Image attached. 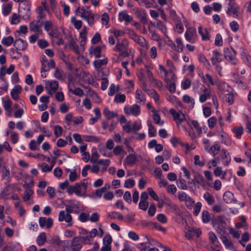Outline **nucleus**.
I'll use <instances>...</instances> for the list:
<instances>
[{
	"instance_id": "f257e3e1",
	"label": "nucleus",
	"mask_w": 251,
	"mask_h": 251,
	"mask_svg": "<svg viewBox=\"0 0 251 251\" xmlns=\"http://www.w3.org/2000/svg\"><path fill=\"white\" fill-rule=\"evenodd\" d=\"M212 224L219 234L221 235L225 233L226 224L224 216H218L213 217L212 219Z\"/></svg>"
},
{
	"instance_id": "f03ea898",
	"label": "nucleus",
	"mask_w": 251,
	"mask_h": 251,
	"mask_svg": "<svg viewBox=\"0 0 251 251\" xmlns=\"http://www.w3.org/2000/svg\"><path fill=\"white\" fill-rule=\"evenodd\" d=\"M164 81L166 83V87L169 92L174 93L176 91V77L172 71H170V77L165 78Z\"/></svg>"
},
{
	"instance_id": "7ed1b4c3",
	"label": "nucleus",
	"mask_w": 251,
	"mask_h": 251,
	"mask_svg": "<svg viewBox=\"0 0 251 251\" xmlns=\"http://www.w3.org/2000/svg\"><path fill=\"white\" fill-rule=\"evenodd\" d=\"M224 57L225 59L231 62L232 64L235 65L237 63L236 59V51L232 48H226L224 50Z\"/></svg>"
},
{
	"instance_id": "20e7f679",
	"label": "nucleus",
	"mask_w": 251,
	"mask_h": 251,
	"mask_svg": "<svg viewBox=\"0 0 251 251\" xmlns=\"http://www.w3.org/2000/svg\"><path fill=\"white\" fill-rule=\"evenodd\" d=\"M209 240L211 243V249L213 251H220L221 244L215 234L213 232L208 233Z\"/></svg>"
},
{
	"instance_id": "39448f33",
	"label": "nucleus",
	"mask_w": 251,
	"mask_h": 251,
	"mask_svg": "<svg viewBox=\"0 0 251 251\" xmlns=\"http://www.w3.org/2000/svg\"><path fill=\"white\" fill-rule=\"evenodd\" d=\"M169 112L177 124H180L186 120V115L180 110L176 112L174 109L171 108Z\"/></svg>"
},
{
	"instance_id": "423d86ee",
	"label": "nucleus",
	"mask_w": 251,
	"mask_h": 251,
	"mask_svg": "<svg viewBox=\"0 0 251 251\" xmlns=\"http://www.w3.org/2000/svg\"><path fill=\"white\" fill-rule=\"evenodd\" d=\"M122 128L123 131L129 133L131 131H137L139 130L141 128V125L137 122H134L132 125V127H131L130 122L128 121V123H127L126 125H122Z\"/></svg>"
},
{
	"instance_id": "0eeeda50",
	"label": "nucleus",
	"mask_w": 251,
	"mask_h": 251,
	"mask_svg": "<svg viewBox=\"0 0 251 251\" xmlns=\"http://www.w3.org/2000/svg\"><path fill=\"white\" fill-rule=\"evenodd\" d=\"M58 221L59 222H65L67 226H70L73 225V218L69 213L67 214L65 211L62 210L59 212L58 215Z\"/></svg>"
},
{
	"instance_id": "6e6552de",
	"label": "nucleus",
	"mask_w": 251,
	"mask_h": 251,
	"mask_svg": "<svg viewBox=\"0 0 251 251\" xmlns=\"http://www.w3.org/2000/svg\"><path fill=\"white\" fill-rule=\"evenodd\" d=\"M125 113L127 115L132 114L134 116H138L140 114V106L137 104H134L131 107L126 106L124 108Z\"/></svg>"
},
{
	"instance_id": "1a4fd4ad",
	"label": "nucleus",
	"mask_w": 251,
	"mask_h": 251,
	"mask_svg": "<svg viewBox=\"0 0 251 251\" xmlns=\"http://www.w3.org/2000/svg\"><path fill=\"white\" fill-rule=\"evenodd\" d=\"M228 5V7L226 10V13L229 16L233 14L234 17H237L239 9V6L236 3L232 2H229Z\"/></svg>"
},
{
	"instance_id": "9d476101",
	"label": "nucleus",
	"mask_w": 251,
	"mask_h": 251,
	"mask_svg": "<svg viewBox=\"0 0 251 251\" xmlns=\"http://www.w3.org/2000/svg\"><path fill=\"white\" fill-rule=\"evenodd\" d=\"M178 199L180 201H185L186 202V206L191 205L194 203V201L193 199L184 192H178Z\"/></svg>"
},
{
	"instance_id": "9b49d317",
	"label": "nucleus",
	"mask_w": 251,
	"mask_h": 251,
	"mask_svg": "<svg viewBox=\"0 0 251 251\" xmlns=\"http://www.w3.org/2000/svg\"><path fill=\"white\" fill-rule=\"evenodd\" d=\"M201 234L200 228H191L185 233V237L189 240H191L194 236L199 237Z\"/></svg>"
},
{
	"instance_id": "f8f14e48",
	"label": "nucleus",
	"mask_w": 251,
	"mask_h": 251,
	"mask_svg": "<svg viewBox=\"0 0 251 251\" xmlns=\"http://www.w3.org/2000/svg\"><path fill=\"white\" fill-rule=\"evenodd\" d=\"M163 203L170 209H172L175 214H179L180 212L179 207L176 204L174 203L169 199L164 197Z\"/></svg>"
},
{
	"instance_id": "ddd939ff",
	"label": "nucleus",
	"mask_w": 251,
	"mask_h": 251,
	"mask_svg": "<svg viewBox=\"0 0 251 251\" xmlns=\"http://www.w3.org/2000/svg\"><path fill=\"white\" fill-rule=\"evenodd\" d=\"M82 240L78 237L73 238L71 242L70 248L71 251H79L82 248L81 242Z\"/></svg>"
},
{
	"instance_id": "4468645a",
	"label": "nucleus",
	"mask_w": 251,
	"mask_h": 251,
	"mask_svg": "<svg viewBox=\"0 0 251 251\" xmlns=\"http://www.w3.org/2000/svg\"><path fill=\"white\" fill-rule=\"evenodd\" d=\"M81 185L79 183H76L75 185L70 186L67 189V192L69 195L75 193L77 196H81Z\"/></svg>"
},
{
	"instance_id": "2eb2a0df",
	"label": "nucleus",
	"mask_w": 251,
	"mask_h": 251,
	"mask_svg": "<svg viewBox=\"0 0 251 251\" xmlns=\"http://www.w3.org/2000/svg\"><path fill=\"white\" fill-rule=\"evenodd\" d=\"M128 46V42L125 39H122L121 40H119L116 46V50L122 52V51L126 50Z\"/></svg>"
},
{
	"instance_id": "dca6fc26",
	"label": "nucleus",
	"mask_w": 251,
	"mask_h": 251,
	"mask_svg": "<svg viewBox=\"0 0 251 251\" xmlns=\"http://www.w3.org/2000/svg\"><path fill=\"white\" fill-rule=\"evenodd\" d=\"M211 61L213 65L219 67L218 63L222 61V54L217 50H215L213 51V56L211 59Z\"/></svg>"
},
{
	"instance_id": "f3484780",
	"label": "nucleus",
	"mask_w": 251,
	"mask_h": 251,
	"mask_svg": "<svg viewBox=\"0 0 251 251\" xmlns=\"http://www.w3.org/2000/svg\"><path fill=\"white\" fill-rule=\"evenodd\" d=\"M79 233L80 234L82 235V236H78V237L82 240V242H84L85 244H91L92 240H91V239H89L88 240L85 239L86 236L88 237L89 236V235L88 234V231L82 227H80L79 228Z\"/></svg>"
},
{
	"instance_id": "a211bd4d",
	"label": "nucleus",
	"mask_w": 251,
	"mask_h": 251,
	"mask_svg": "<svg viewBox=\"0 0 251 251\" xmlns=\"http://www.w3.org/2000/svg\"><path fill=\"white\" fill-rule=\"evenodd\" d=\"M14 46L19 50H25L27 47V44L24 40L19 38L14 42Z\"/></svg>"
},
{
	"instance_id": "6ab92c4d",
	"label": "nucleus",
	"mask_w": 251,
	"mask_h": 251,
	"mask_svg": "<svg viewBox=\"0 0 251 251\" xmlns=\"http://www.w3.org/2000/svg\"><path fill=\"white\" fill-rule=\"evenodd\" d=\"M221 158L222 160L223 164L225 166L228 165L231 161V158L229 153L226 149H222L221 151Z\"/></svg>"
},
{
	"instance_id": "aec40b11",
	"label": "nucleus",
	"mask_w": 251,
	"mask_h": 251,
	"mask_svg": "<svg viewBox=\"0 0 251 251\" xmlns=\"http://www.w3.org/2000/svg\"><path fill=\"white\" fill-rule=\"evenodd\" d=\"M135 14L139 19L140 22L145 24L147 23V19L146 18V12L145 10H140L137 9L135 11Z\"/></svg>"
},
{
	"instance_id": "412c9836",
	"label": "nucleus",
	"mask_w": 251,
	"mask_h": 251,
	"mask_svg": "<svg viewBox=\"0 0 251 251\" xmlns=\"http://www.w3.org/2000/svg\"><path fill=\"white\" fill-rule=\"evenodd\" d=\"M22 88L21 86L17 85L15 86L11 91V96L14 100L19 99V94L21 92Z\"/></svg>"
},
{
	"instance_id": "4be33fe9",
	"label": "nucleus",
	"mask_w": 251,
	"mask_h": 251,
	"mask_svg": "<svg viewBox=\"0 0 251 251\" xmlns=\"http://www.w3.org/2000/svg\"><path fill=\"white\" fill-rule=\"evenodd\" d=\"M196 35V30L195 28L190 27L187 29L185 33V37L186 39L189 41L191 42L194 36Z\"/></svg>"
},
{
	"instance_id": "5701e85b",
	"label": "nucleus",
	"mask_w": 251,
	"mask_h": 251,
	"mask_svg": "<svg viewBox=\"0 0 251 251\" xmlns=\"http://www.w3.org/2000/svg\"><path fill=\"white\" fill-rule=\"evenodd\" d=\"M223 199L225 202L227 203H231L233 202H235L236 201L234 199V195L230 192H226L223 196Z\"/></svg>"
},
{
	"instance_id": "b1692460",
	"label": "nucleus",
	"mask_w": 251,
	"mask_h": 251,
	"mask_svg": "<svg viewBox=\"0 0 251 251\" xmlns=\"http://www.w3.org/2000/svg\"><path fill=\"white\" fill-rule=\"evenodd\" d=\"M119 20L120 21H125L126 23H128L132 21L133 18L127 14L126 11H122L119 13Z\"/></svg>"
},
{
	"instance_id": "393cba45",
	"label": "nucleus",
	"mask_w": 251,
	"mask_h": 251,
	"mask_svg": "<svg viewBox=\"0 0 251 251\" xmlns=\"http://www.w3.org/2000/svg\"><path fill=\"white\" fill-rule=\"evenodd\" d=\"M40 21H34L31 22L29 24L30 30L36 33H39L41 30L40 29L39 27Z\"/></svg>"
},
{
	"instance_id": "a878e982",
	"label": "nucleus",
	"mask_w": 251,
	"mask_h": 251,
	"mask_svg": "<svg viewBox=\"0 0 251 251\" xmlns=\"http://www.w3.org/2000/svg\"><path fill=\"white\" fill-rule=\"evenodd\" d=\"M50 36L55 38L56 39V44L58 45H63L64 43L62 38L60 37V33L56 30V32H52L49 33Z\"/></svg>"
},
{
	"instance_id": "bb28decb",
	"label": "nucleus",
	"mask_w": 251,
	"mask_h": 251,
	"mask_svg": "<svg viewBox=\"0 0 251 251\" xmlns=\"http://www.w3.org/2000/svg\"><path fill=\"white\" fill-rule=\"evenodd\" d=\"M89 53L94 55L96 58H99L101 56V48L100 46H97L95 48L92 47L89 49Z\"/></svg>"
},
{
	"instance_id": "cd10ccee",
	"label": "nucleus",
	"mask_w": 251,
	"mask_h": 251,
	"mask_svg": "<svg viewBox=\"0 0 251 251\" xmlns=\"http://www.w3.org/2000/svg\"><path fill=\"white\" fill-rule=\"evenodd\" d=\"M210 90L204 87L203 90V94L200 96V101L203 103L205 102L206 100L210 97Z\"/></svg>"
},
{
	"instance_id": "c85d7f7f",
	"label": "nucleus",
	"mask_w": 251,
	"mask_h": 251,
	"mask_svg": "<svg viewBox=\"0 0 251 251\" xmlns=\"http://www.w3.org/2000/svg\"><path fill=\"white\" fill-rule=\"evenodd\" d=\"M176 42L177 44V47L176 46L175 44L173 43H172V48H174V49L177 51V52H182L183 51V45L181 40V39L180 38H177L176 39Z\"/></svg>"
},
{
	"instance_id": "c756f323",
	"label": "nucleus",
	"mask_w": 251,
	"mask_h": 251,
	"mask_svg": "<svg viewBox=\"0 0 251 251\" xmlns=\"http://www.w3.org/2000/svg\"><path fill=\"white\" fill-rule=\"evenodd\" d=\"M203 198L209 205H213L215 202V200L213 195L208 192H206L204 194Z\"/></svg>"
},
{
	"instance_id": "7c9ffc66",
	"label": "nucleus",
	"mask_w": 251,
	"mask_h": 251,
	"mask_svg": "<svg viewBox=\"0 0 251 251\" xmlns=\"http://www.w3.org/2000/svg\"><path fill=\"white\" fill-rule=\"evenodd\" d=\"M214 216L209 214L208 211L204 210L202 213V221L204 223H208L210 220L212 221Z\"/></svg>"
},
{
	"instance_id": "2f4dec72",
	"label": "nucleus",
	"mask_w": 251,
	"mask_h": 251,
	"mask_svg": "<svg viewBox=\"0 0 251 251\" xmlns=\"http://www.w3.org/2000/svg\"><path fill=\"white\" fill-rule=\"evenodd\" d=\"M134 41L137 43L141 46L148 49V44L144 37L138 35V36L136 38V39H135Z\"/></svg>"
},
{
	"instance_id": "473e14b6",
	"label": "nucleus",
	"mask_w": 251,
	"mask_h": 251,
	"mask_svg": "<svg viewBox=\"0 0 251 251\" xmlns=\"http://www.w3.org/2000/svg\"><path fill=\"white\" fill-rule=\"evenodd\" d=\"M103 113L105 117L108 120H110L117 116V114L116 113L111 111L108 108H105L104 109Z\"/></svg>"
},
{
	"instance_id": "72a5a7b5",
	"label": "nucleus",
	"mask_w": 251,
	"mask_h": 251,
	"mask_svg": "<svg viewBox=\"0 0 251 251\" xmlns=\"http://www.w3.org/2000/svg\"><path fill=\"white\" fill-rule=\"evenodd\" d=\"M220 239L226 248L232 249L233 244L232 242L224 234L221 235Z\"/></svg>"
},
{
	"instance_id": "f704fd0d",
	"label": "nucleus",
	"mask_w": 251,
	"mask_h": 251,
	"mask_svg": "<svg viewBox=\"0 0 251 251\" xmlns=\"http://www.w3.org/2000/svg\"><path fill=\"white\" fill-rule=\"evenodd\" d=\"M46 241V235L45 232L41 233L37 237L36 242L39 246H43Z\"/></svg>"
},
{
	"instance_id": "c9c22d12",
	"label": "nucleus",
	"mask_w": 251,
	"mask_h": 251,
	"mask_svg": "<svg viewBox=\"0 0 251 251\" xmlns=\"http://www.w3.org/2000/svg\"><path fill=\"white\" fill-rule=\"evenodd\" d=\"M108 61L107 59H98L94 62V65L96 70L100 69L101 66L107 64Z\"/></svg>"
},
{
	"instance_id": "e433bc0d",
	"label": "nucleus",
	"mask_w": 251,
	"mask_h": 251,
	"mask_svg": "<svg viewBox=\"0 0 251 251\" xmlns=\"http://www.w3.org/2000/svg\"><path fill=\"white\" fill-rule=\"evenodd\" d=\"M50 89L49 93L52 95V93H54L58 87V82L56 80L51 81L50 84Z\"/></svg>"
},
{
	"instance_id": "4c0bfd02",
	"label": "nucleus",
	"mask_w": 251,
	"mask_h": 251,
	"mask_svg": "<svg viewBox=\"0 0 251 251\" xmlns=\"http://www.w3.org/2000/svg\"><path fill=\"white\" fill-rule=\"evenodd\" d=\"M14 38L11 36L4 37L1 40V43L6 46H10L12 43L14 44Z\"/></svg>"
},
{
	"instance_id": "58836bf2",
	"label": "nucleus",
	"mask_w": 251,
	"mask_h": 251,
	"mask_svg": "<svg viewBox=\"0 0 251 251\" xmlns=\"http://www.w3.org/2000/svg\"><path fill=\"white\" fill-rule=\"evenodd\" d=\"M69 47L72 48L76 54H79V47L76 44L75 42L72 38H71L69 40Z\"/></svg>"
},
{
	"instance_id": "ea45409f",
	"label": "nucleus",
	"mask_w": 251,
	"mask_h": 251,
	"mask_svg": "<svg viewBox=\"0 0 251 251\" xmlns=\"http://www.w3.org/2000/svg\"><path fill=\"white\" fill-rule=\"evenodd\" d=\"M199 60L200 62L203 63V64L207 68H209L210 67L211 65L209 62L203 54H200L199 55Z\"/></svg>"
},
{
	"instance_id": "a19ab883",
	"label": "nucleus",
	"mask_w": 251,
	"mask_h": 251,
	"mask_svg": "<svg viewBox=\"0 0 251 251\" xmlns=\"http://www.w3.org/2000/svg\"><path fill=\"white\" fill-rule=\"evenodd\" d=\"M232 131L235 134V136L239 139L243 134V127L242 126L234 127L232 129Z\"/></svg>"
},
{
	"instance_id": "79ce46f5",
	"label": "nucleus",
	"mask_w": 251,
	"mask_h": 251,
	"mask_svg": "<svg viewBox=\"0 0 251 251\" xmlns=\"http://www.w3.org/2000/svg\"><path fill=\"white\" fill-rule=\"evenodd\" d=\"M136 98L139 100L140 102H143L144 103L146 101V97L145 95L142 93L141 90L138 89L136 92Z\"/></svg>"
},
{
	"instance_id": "37998d69",
	"label": "nucleus",
	"mask_w": 251,
	"mask_h": 251,
	"mask_svg": "<svg viewBox=\"0 0 251 251\" xmlns=\"http://www.w3.org/2000/svg\"><path fill=\"white\" fill-rule=\"evenodd\" d=\"M199 33L201 36L203 40L209 39L208 32L206 29H202L201 26L199 27Z\"/></svg>"
},
{
	"instance_id": "c03bdc74",
	"label": "nucleus",
	"mask_w": 251,
	"mask_h": 251,
	"mask_svg": "<svg viewBox=\"0 0 251 251\" xmlns=\"http://www.w3.org/2000/svg\"><path fill=\"white\" fill-rule=\"evenodd\" d=\"M69 91L71 92L73 94L81 97L83 95V91L80 88H76L75 89H73L70 86H68Z\"/></svg>"
},
{
	"instance_id": "a18cd8bd",
	"label": "nucleus",
	"mask_w": 251,
	"mask_h": 251,
	"mask_svg": "<svg viewBox=\"0 0 251 251\" xmlns=\"http://www.w3.org/2000/svg\"><path fill=\"white\" fill-rule=\"evenodd\" d=\"M33 193V191L31 189L25 190L23 196V201H26L29 200Z\"/></svg>"
},
{
	"instance_id": "49530a36",
	"label": "nucleus",
	"mask_w": 251,
	"mask_h": 251,
	"mask_svg": "<svg viewBox=\"0 0 251 251\" xmlns=\"http://www.w3.org/2000/svg\"><path fill=\"white\" fill-rule=\"evenodd\" d=\"M112 239L110 234H106L103 238V244L104 245L111 246Z\"/></svg>"
},
{
	"instance_id": "de8ad7c7",
	"label": "nucleus",
	"mask_w": 251,
	"mask_h": 251,
	"mask_svg": "<svg viewBox=\"0 0 251 251\" xmlns=\"http://www.w3.org/2000/svg\"><path fill=\"white\" fill-rule=\"evenodd\" d=\"M194 180L196 182L199 184H201V183L204 182V178L202 175H200L199 173H194Z\"/></svg>"
},
{
	"instance_id": "09e8293b",
	"label": "nucleus",
	"mask_w": 251,
	"mask_h": 251,
	"mask_svg": "<svg viewBox=\"0 0 251 251\" xmlns=\"http://www.w3.org/2000/svg\"><path fill=\"white\" fill-rule=\"evenodd\" d=\"M152 111L154 112L153 116V119L154 121V123L157 125L162 126L164 124V122L161 121L160 117L159 115V114L156 113V112L153 110H152Z\"/></svg>"
},
{
	"instance_id": "8fccbe9b",
	"label": "nucleus",
	"mask_w": 251,
	"mask_h": 251,
	"mask_svg": "<svg viewBox=\"0 0 251 251\" xmlns=\"http://www.w3.org/2000/svg\"><path fill=\"white\" fill-rule=\"evenodd\" d=\"M126 160L128 165H132L135 163L136 157L133 154H129L126 156Z\"/></svg>"
},
{
	"instance_id": "3c124183",
	"label": "nucleus",
	"mask_w": 251,
	"mask_h": 251,
	"mask_svg": "<svg viewBox=\"0 0 251 251\" xmlns=\"http://www.w3.org/2000/svg\"><path fill=\"white\" fill-rule=\"evenodd\" d=\"M210 153L212 154L213 156L216 155L220 150V146L218 144H215L210 147Z\"/></svg>"
},
{
	"instance_id": "603ef678",
	"label": "nucleus",
	"mask_w": 251,
	"mask_h": 251,
	"mask_svg": "<svg viewBox=\"0 0 251 251\" xmlns=\"http://www.w3.org/2000/svg\"><path fill=\"white\" fill-rule=\"evenodd\" d=\"M12 102L10 100H6L3 101V107L4 109L7 112L11 113Z\"/></svg>"
},
{
	"instance_id": "864d4df0",
	"label": "nucleus",
	"mask_w": 251,
	"mask_h": 251,
	"mask_svg": "<svg viewBox=\"0 0 251 251\" xmlns=\"http://www.w3.org/2000/svg\"><path fill=\"white\" fill-rule=\"evenodd\" d=\"M126 100V96L124 94L116 95L114 98V100L117 103L124 102Z\"/></svg>"
},
{
	"instance_id": "5fc2aeb1",
	"label": "nucleus",
	"mask_w": 251,
	"mask_h": 251,
	"mask_svg": "<svg viewBox=\"0 0 251 251\" xmlns=\"http://www.w3.org/2000/svg\"><path fill=\"white\" fill-rule=\"evenodd\" d=\"M191 124L197 130L198 134L199 135H201L202 133V129L201 128L200 126V125L198 122L197 121L193 120L191 122Z\"/></svg>"
},
{
	"instance_id": "6e6d98bb",
	"label": "nucleus",
	"mask_w": 251,
	"mask_h": 251,
	"mask_svg": "<svg viewBox=\"0 0 251 251\" xmlns=\"http://www.w3.org/2000/svg\"><path fill=\"white\" fill-rule=\"evenodd\" d=\"M84 138L86 142H93L97 143L100 141L99 138L95 136L86 135L84 136Z\"/></svg>"
},
{
	"instance_id": "4d7b16f0",
	"label": "nucleus",
	"mask_w": 251,
	"mask_h": 251,
	"mask_svg": "<svg viewBox=\"0 0 251 251\" xmlns=\"http://www.w3.org/2000/svg\"><path fill=\"white\" fill-rule=\"evenodd\" d=\"M201 202H197L194 207L193 214L195 216H198L201 211Z\"/></svg>"
},
{
	"instance_id": "13d9d810",
	"label": "nucleus",
	"mask_w": 251,
	"mask_h": 251,
	"mask_svg": "<svg viewBox=\"0 0 251 251\" xmlns=\"http://www.w3.org/2000/svg\"><path fill=\"white\" fill-rule=\"evenodd\" d=\"M135 185V181L132 178L126 180L124 186L126 188H132Z\"/></svg>"
},
{
	"instance_id": "bf43d9fd",
	"label": "nucleus",
	"mask_w": 251,
	"mask_h": 251,
	"mask_svg": "<svg viewBox=\"0 0 251 251\" xmlns=\"http://www.w3.org/2000/svg\"><path fill=\"white\" fill-rule=\"evenodd\" d=\"M40 166L42 167V170L44 172H50L53 168L52 166H49V165L46 163H42Z\"/></svg>"
},
{
	"instance_id": "052dcab7",
	"label": "nucleus",
	"mask_w": 251,
	"mask_h": 251,
	"mask_svg": "<svg viewBox=\"0 0 251 251\" xmlns=\"http://www.w3.org/2000/svg\"><path fill=\"white\" fill-rule=\"evenodd\" d=\"M208 126L210 128H213L217 124V119L215 117H212L208 120Z\"/></svg>"
},
{
	"instance_id": "680f3d73",
	"label": "nucleus",
	"mask_w": 251,
	"mask_h": 251,
	"mask_svg": "<svg viewBox=\"0 0 251 251\" xmlns=\"http://www.w3.org/2000/svg\"><path fill=\"white\" fill-rule=\"evenodd\" d=\"M183 100L187 103H191L193 106L195 104L194 100L187 95H185L183 96Z\"/></svg>"
},
{
	"instance_id": "e2e57ef3",
	"label": "nucleus",
	"mask_w": 251,
	"mask_h": 251,
	"mask_svg": "<svg viewBox=\"0 0 251 251\" xmlns=\"http://www.w3.org/2000/svg\"><path fill=\"white\" fill-rule=\"evenodd\" d=\"M147 190H148V192L149 195H150V196L153 200H154L155 201H158V200H159L158 196H157L156 193L153 190V189L151 188V187L148 188Z\"/></svg>"
},
{
	"instance_id": "0e129e2a",
	"label": "nucleus",
	"mask_w": 251,
	"mask_h": 251,
	"mask_svg": "<svg viewBox=\"0 0 251 251\" xmlns=\"http://www.w3.org/2000/svg\"><path fill=\"white\" fill-rule=\"evenodd\" d=\"M74 208H78V206L76 204L74 205L73 206L66 204L65 205V211L67 214L69 213L70 214L71 213H73Z\"/></svg>"
},
{
	"instance_id": "69168bd1",
	"label": "nucleus",
	"mask_w": 251,
	"mask_h": 251,
	"mask_svg": "<svg viewBox=\"0 0 251 251\" xmlns=\"http://www.w3.org/2000/svg\"><path fill=\"white\" fill-rule=\"evenodd\" d=\"M63 129L60 126H54V134L56 137L60 136L62 133Z\"/></svg>"
},
{
	"instance_id": "338daca9",
	"label": "nucleus",
	"mask_w": 251,
	"mask_h": 251,
	"mask_svg": "<svg viewBox=\"0 0 251 251\" xmlns=\"http://www.w3.org/2000/svg\"><path fill=\"white\" fill-rule=\"evenodd\" d=\"M12 9V5L11 4H7L6 5H5L2 10V13L4 16H6L8 14H9Z\"/></svg>"
},
{
	"instance_id": "774afa93",
	"label": "nucleus",
	"mask_w": 251,
	"mask_h": 251,
	"mask_svg": "<svg viewBox=\"0 0 251 251\" xmlns=\"http://www.w3.org/2000/svg\"><path fill=\"white\" fill-rule=\"evenodd\" d=\"M177 189L174 184L169 185L167 187V191L168 193L174 194L176 192Z\"/></svg>"
}]
</instances>
